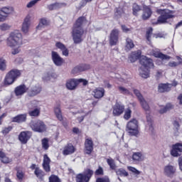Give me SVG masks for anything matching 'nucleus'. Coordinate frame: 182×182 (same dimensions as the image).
Returning a JSON list of instances; mask_svg holds the SVG:
<instances>
[{"label":"nucleus","instance_id":"48","mask_svg":"<svg viewBox=\"0 0 182 182\" xmlns=\"http://www.w3.org/2000/svg\"><path fill=\"white\" fill-rule=\"evenodd\" d=\"M107 163L109 165L110 168H112V170H115L116 164L114 163V160H113L112 159H108L107 160Z\"/></svg>","mask_w":182,"mask_h":182},{"label":"nucleus","instance_id":"64","mask_svg":"<svg viewBox=\"0 0 182 182\" xmlns=\"http://www.w3.org/2000/svg\"><path fill=\"white\" fill-rule=\"evenodd\" d=\"M17 177L19 178V180H22V178H23V172L18 171L17 172Z\"/></svg>","mask_w":182,"mask_h":182},{"label":"nucleus","instance_id":"17","mask_svg":"<svg viewBox=\"0 0 182 182\" xmlns=\"http://www.w3.org/2000/svg\"><path fill=\"white\" fill-rule=\"evenodd\" d=\"M117 41H119V30L114 29L110 33L109 43L112 46H114L117 43Z\"/></svg>","mask_w":182,"mask_h":182},{"label":"nucleus","instance_id":"62","mask_svg":"<svg viewBox=\"0 0 182 182\" xmlns=\"http://www.w3.org/2000/svg\"><path fill=\"white\" fill-rule=\"evenodd\" d=\"M77 81H78V85H79L80 83H82V85H83L84 86H86V85H87V80H86L80 78V79L77 80Z\"/></svg>","mask_w":182,"mask_h":182},{"label":"nucleus","instance_id":"34","mask_svg":"<svg viewBox=\"0 0 182 182\" xmlns=\"http://www.w3.org/2000/svg\"><path fill=\"white\" fill-rule=\"evenodd\" d=\"M146 128L149 132H153V122L151 121V117L150 115L146 116Z\"/></svg>","mask_w":182,"mask_h":182},{"label":"nucleus","instance_id":"56","mask_svg":"<svg viewBox=\"0 0 182 182\" xmlns=\"http://www.w3.org/2000/svg\"><path fill=\"white\" fill-rule=\"evenodd\" d=\"M95 173V176H103V168H102V166H99Z\"/></svg>","mask_w":182,"mask_h":182},{"label":"nucleus","instance_id":"19","mask_svg":"<svg viewBox=\"0 0 182 182\" xmlns=\"http://www.w3.org/2000/svg\"><path fill=\"white\" fill-rule=\"evenodd\" d=\"M132 159L135 163H139L140 161H144L146 160V155L142 152H134L132 154Z\"/></svg>","mask_w":182,"mask_h":182},{"label":"nucleus","instance_id":"29","mask_svg":"<svg viewBox=\"0 0 182 182\" xmlns=\"http://www.w3.org/2000/svg\"><path fill=\"white\" fill-rule=\"evenodd\" d=\"M0 9L1 10V12H3L6 18H8L9 15H12V14H14V7L11 6H4Z\"/></svg>","mask_w":182,"mask_h":182},{"label":"nucleus","instance_id":"27","mask_svg":"<svg viewBox=\"0 0 182 182\" xmlns=\"http://www.w3.org/2000/svg\"><path fill=\"white\" fill-rule=\"evenodd\" d=\"M172 109H174V105H171V103H168L166 105V106H161V108L159 112L161 114H164V113H167V112H170V110H172Z\"/></svg>","mask_w":182,"mask_h":182},{"label":"nucleus","instance_id":"1","mask_svg":"<svg viewBox=\"0 0 182 182\" xmlns=\"http://www.w3.org/2000/svg\"><path fill=\"white\" fill-rule=\"evenodd\" d=\"M8 48H11L12 55H18L21 53V48L23 45V37L22 33L18 30H14L9 34L6 39Z\"/></svg>","mask_w":182,"mask_h":182},{"label":"nucleus","instance_id":"57","mask_svg":"<svg viewBox=\"0 0 182 182\" xmlns=\"http://www.w3.org/2000/svg\"><path fill=\"white\" fill-rule=\"evenodd\" d=\"M6 19H8V18L5 16L4 14H3V12L0 9V22H5Z\"/></svg>","mask_w":182,"mask_h":182},{"label":"nucleus","instance_id":"20","mask_svg":"<svg viewBox=\"0 0 182 182\" xmlns=\"http://www.w3.org/2000/svg\"><path fill=\"white\" fill-rule=\"evenodd\" d=\"M85 151L86 154H91L93 151V141L87 139L85 142Z\"/></svg>","mask_w":182,"mask_h":182},{"label":"nucleus","instance_id":"46","mask_svg":"<svg viewBox=\"0 0 182 182\" xmlns=\"http://www.w3.org/2000/svg\"><path fill=\"white\" fill-rule=\"evenodd\" d=\"M130 117H132V109L127 108L124 112V119H125V120H129Z\"/></svg>","mask_w":182,"mask_h":182},{"label":"nucleus","instance_id":"3","mask_svg":"<svg viewBox=\"0 0 182 182\" xmlns=\"http://www.w3.org/2000/svg\"><path fill=\"white\" fill-rule=\"evenodd\" d=\"M84 22L85 17H80L73 26L72 35L74 43H80L83 41L82 36H83L85 31L82 28V25H83Z\"/></svg>","mask_w":182,"mask_h":182},{"label":"nucleus","instance_id":"38","mask_svg":"<svg viewBox=\"0 0 182 182\" xmlns=\"http://www.w3.org/2000/svg\"><path fill=\"white\" fill-rule=\"evenodd\" d=\"M66 4L65 3H55L48 6V9L50 11H53V9H58V8H62V6H65Z\"/></svg>","mask_w":182,"mask_h":182},{"label":"nucleus","instance_id":"28","mask_svg":"<svg viewBox=\"0 0 182 182\" xmlns=\"http://www.w3.org/2000/svg\"><path fill=\"white\" fill-rule=\"evenodd\" d=\"M151 14L153 13L151 12V9L149 6H144V13L142 14V19H144V21L149 19V18L151 16Z\"/></svg>","mask_w":182,"mask_h":182},{"label":"nucleus","instance_id":"37","mask_svg":"<svg viewBox=\"0 0 182 182\" xmlns=\"http://www.w3.org/2000/svg\"><path fill=\"white\" fill-rule=\"evenodd\" d=\"M134 48V43H133V40L131 38H127L126 40V46L125 50H130Z\"/></svg>","mask_w":182,"mask_h":182},{"label":"nucleus","instance_id":"49","mask_svg":"<svg viewBox=\"0 0 182 182\" xmlns=\"http://www.w3.org/2000/svg\"><path fill=\"white\" fill-rule=\"evenodd\" d=\"M28 107L31 108V107H34V109H36L38 107H39V102L38 101H36V100H33L30 102V105H28Z\"/></svg>","mask_w":182,"mask_h":182},{"label":"nucleus","instance_id":"31","mask_svg":"<svg viewBox=\"0 0 182 182\" xmlns=\"http://www.w3.org/2000/svg\"><path fill=\"white\" fill-rule=\"evenodd\" d=\"M0 160L1 163H4V164H8L9 163H12V159L6 156L5 153L0 151Z\"/></svg>","mask_w":182,"mask_h":182},{"label":"nucleus","instance_id":"55","mask_svg":"<svg viewBox=\"0 0 182 182\" xmlns=\"http://www.w3.org/2000/svg\"><path fill=\"white\" fill-rule=\"evenodd\" d=\"M119 90L120 92L123 93V95H129L130 93L129 90L124 88V87H119Z\"/></svg>","mask_w":182,"mask_h":182},{"label":"nucleus","instance_id":"33","mask_svg":"<svg viewBox=\"0 0 182 182\" xmlns=\"http://www.w3.org/2000/svg\"><path fill=\"white\" fill-rule=\"evenodd\" d=\"M141 55V51L140 50L132 52L131 53V55L129 56L130 62H132V63H134V61L136 59H139V58H140Z\"/></svg>","mask_w":182,"mask_h":182},{"label":"nucleus","instance_id":"9","mask_svg":"<svg viewBox=\"0 0 182 182\" xmlns=\"http://www.w3.org/2000/svg\"><path fill=\"white\" fill-rule=\"evenodd\" d=\"M134 95H136V97H138V100L140 102V105H141L142 109H144V110H145V112H149L150 106L147 103V101H146V100H144V97H143V95H141V94L140 93V91H139L138 90H134Z\"/></svg>","mask_w":182,"mask_h":182},{"label":"nucleus","instance_id":"42","mask_svg":"<svg viewBox=\"0 0 182 182\" xmlns=\"http://www.w3.org/2000/svg\"><path fill=\"white\" fill-rule=\"evenodd\" d=\"M34 174H36V177H38V178H43V177L45 176V172H43V171H42V169H41L39 168H36Z\"/></svg>","mask_w":182,"mask_h":182},{"label":"nucleus","instance_id":"50","mask_svg":"<svg viewBox=\"0 0 182 182\" xmlns=\"http://www.w3.org/2000/svg\"><path fill=\"white\" fill-rule=\"evenodd\" d=\"M49 182H60V179L57 176L51 175L49 177Z\"/></svg>","mask_w":182,"mask_h":182},{"label":"nucleus","instance_id":"11","mask_svg":"<svg viewBox=\"0 0 182 182\" xmlns=\"http://www.w3.org/2000/svg\"><path fill=\"white\" fill-rule=\"evenodd\" d=\"M170 153L172 157H180L182 153V144L177 143L172 145Z\"/></svg>","mask_w":182,"mask_h":182},{"label":"nucleus","instance_id":"59","mask_svg":"<svg viewBox=\"0 0 182 182\" xmlns=\"http://www.w3.org/2000/svg\"><path fill=\"white\" fill-rule=\"evenodd\" d=\"M96 182H110V181L109 180V178L105 177V178H98L96 180Z\"/></svg>","mask_w":182,"mask_h":182},{"label":"nucleus","instance_id":"32","mask_svg":"<svg viewBox=\"0 0 182 182\" xmlns=\"http://www.w3.org/2000/svg\"><path fill=\"white\" fill-rule=\"evenodd\" d=\"M49 25V21L48 19L43 18L40 20L38 25L36 27L38 31H41V29L45 28V26H48Z\"/></svg>","mask_w":182,"mask_h":182},{"label":"nucleus","instance_id":"21","mask_svg":"<svg viewBox=\"0 0 182 182\" xmlns=\"http://www.w3.org/2000/svg\"><path fill=\"white\" fill-rule=\"evenodd\" d=\"M123 112H124V106L119 103H116L113 107L112 114L114 116H120V114H122Z\"/></svg>","mask_w":182,"mask_h":182},{"label":"nucleus","instance_id":"18","mask_svg":"<svg viewBox=\"0 0 182 182\" xmlns=\"http://www.w3.org/2000/svg\"><path fill=\"white\" fill-rule=\"evenodd\" d=\"M151 55L154 56V58H159L162 60H169V59H171V57L161 53L159 49L152 50Z\"/></svg>","mask_w":182,"mask_h":182},{"label":"nucleus","instance_id":"5","mask_svg":"<svg viewBox=\"0 0 182 182\" xmlns=\"http://www.w3.org/2000/svg\"><path fill=\"white\" fill-rule=\"evenodd\" d=\"M21 76V71L13 70L9 72L5 76L4 83L5 86H11Z\"/></svg>","mask_w":182,"mask_h":182},{"label":"nucleus","instance_id":"12","mask_svg":"<svg viewBox=\"0 0 182 182\" xmlns=\"http://www.w3.org/2000/svg\"><path fill=\"white\" fill-rule=\"evenodd\" d=\"M178 85L177 82L174 81L172 84H159L158 90L160 93H164V92H170L173 86L176 87Z\"/></svg>","mask_w":182,"mask_h":182},{"label":"nucleus","instance_id":"24","mask_svg":"<svg viewBox=\"0 0 182 182\" xmlns=\"http://www.w3.org/2000/svg\"><path fill=\"white\" fill-rule=\"evenodd\" d=\"M75 150V146H73L72 144H68L64 146L63 149V156H69V154H73Z\"/></svg>","mask_w":182,"mask_h":182},{"label":"nucleus","instance_id":"44","mask_svg":"<svg viewBox=\"0 0 182 182\" xmlns=\"http://www.w3.org/2000/svg\"><path fill=\"white\" fill-rule=\"evenodd\" d=\"M42 147L44 150H48L49 149V140L46 138H44L41 141Z\"/></svg>","mask_w":182,"mask_h":182},{"label":"nucleus","instance_id":"13","mask_svg":"<svg viewBox=\"0 0 182 182\" xmlns=\"http://www.w3.org/2000/svg\"><path fill=\"white\" fill-rule=\"evenodd\" d=\"M32 16H31L30 14H28L26 18H24V21L22 24L21 31L23 33H28L29 32V29L31 28V18Z\"/></svg>","mask_w":182,"mask_h":182},{"label":"nucleus","instance_id":"8","mask_svg":"<svg viewBox=\"0 0 182 182\" xmlns=\"http://www.w3.org/2000/svg\"><path fill=\"white\" fill-rule=\"evenodd\" d=\"M93 176V171L90 169H86L83 173L77 174L76 176L77 182H89L90 178Z\"/></svg>","mask_w":182,"mask_h":182},{"label":"nucleus","instance_id":"45","mask_svg":"<svg viewBox=\"0 0 182 182\" xmlns=\"http://www.w3.org/2000/svg\"><path fill=\"white\" fill-rule=\"evenodd\" d=\"M127 169L129 170V171H131L132 173H133L136 176H139L141 173V171L137 170V168H136L133 166H127Z\"/></svg>","mask_w":182,"mask_h":182},{"label":"nucleus","instance_id":"22","mask_svg":"<svg viewBox=\"0 0 182 182\" xmlns=\"http://www.w3.org/2000/svg\"><path fill=\"white\" fill-rule=\"evenodd\" d=\"M77 85H79L77 79H70L67 81L66 87L68 90H75L77 87Z\"/></svg>","mask_w":182,"mask_h":182},{"label":"nucleus","instance_id":"2","mask_svg":"<svg viewBox=\"0 0 182 182\" xmlns=\"http://www.w3.org/2000/svg\"><path fill=\"white\" fill-rule=\"evenodd\" d=\"M140 64L141 66L139 68V75L141 77H144V79H147V77L150 76V70L149 69L154 68L153 60L142 55L140 57Z\"/></svg>","mask_w":182,"mask_h":182},{"label":"nucleus","instance_id":"52","mask_svg":"<svg viewBox=\"0 0 182 182\" xmlns=\"http://www.w3.org/2000/svg\"><path fill=\"white\" fill-rule=\"evenodd\" d=\"M180 122L181 121L178 119H176L173 122V127H175V129H176V130H178L180 129Z\"/></svg>","mask_w":182,"mask_h":182},{"label":"nucleus","instance_id":"39","mask_svg":"<svg viewBox=\"0 0 182 182\" xmlns=\"http://www.w3.org/2000/svg\"><path fill=\"white\" fill-rule=\"evenodd\" d=\"M176 59H178V62H176V61H171L168 63V66H169V68H176L177 66H178V65H181L182 63V60L181 58L177 56Z\"/></svg>","mask_w":182,"mask_h":182},{"label":"nucleus","instance_id":"26","mask_svg":"<svg viewBox=\"0 0 182 182\" xmlns=\"http://www.w3.org/2000/svg\"><path fill=\"white\" fill-rule=\"evenodd\" d=\"M92 93L95 99H102L105 96V89L102 87L96 88L93 90Z\"/></svg>","mask_w":182,"mask_h":182},{"label":"nucleus","instance_id":"36","mask_svg":"<svg viewBox=\"0 0 182 182\" xmlns=\"http://www.w3.org/2000/svg\"><path fill=\"white\" fill-rule=\"evenodd\" d=\"M141 11V7L139 6V4L134 3L132 5V14L134 15V16H137L139 15V12Z\"/></svg>","mask_w":182,"mask_h":182},{"label":"nucleus","instance_id":"35","mask_svg":"<svg viewBox=\"0 0 182 182\" xmlns=\"http://www.w3.org/2000/svg\"><path fill=\"white\" fill-rule=\"evenodd\" d=\"M29 116L31 117H38L41 114V107L34 108L28 112Z\"/></svg>","mask_w":182,"mask_h":182},{"label":"nucleus","instance_id":"40","mask_svg":"<svg viewBox=\"0 0 182 182\" xmlns=\"http://www.w3.org/2000/svg\"><path fill=\"white\" fill-rule=\"evenodd\" d=\"M54 112L57 119L60 120V122H62V120H63V117L62 116V111H60V108L59 107H55Z\"/></svg>","mask_w":182,"mask_h":182},{"label":"nucleus","instance_id":"61","mask_svg":"<svg viewBox=\"0 0 182 182\" xmlns=\"http://www.w3.org/2000/svg\"><path fill=\"white\" fill-rule=\"evenodd\" d=\"M77 67H78L80 72H85V70H86V69H87V67H86V65H77Z\"/></svg>","mask_w":182,"mask_h":182},{"label":"nucleus","instance_id":"14","mask_svg":"<svg viewBox=\"0 0 182 182\" xmlns=\"http://www.w3.org/2000/svg\"><path fill=\"white\" fill-rule=\"evenodd\" d=\"M28 90V89L26 85L22 84L15 87L14 93L17 97H21V96H23V95H25Z\"/></svg>","mask_w":182,"mask_h":182},{"label":"nucleus","instance_id":"6","mask_svg":"<svg viewBox=\"0 0 182 182\" xmlns=\"http://www.w3.org/2000/svg\"><path fill=\"white\" fill-rule=\"evenodd\" d=\"M127 133L129 136H137L139 134V122L137 119H133L127 124Z\"/></svg>","mask_w":182,"mask_h":182},{"label":"nucleus","instance_id":"16","mask_svg":"<svg viewBox=\"0 0 182 182\" xmlns=\"http://www.w3.org/2000/svg\"><path fill=\"white\" fill-rule=\"evenodd\" d=\"M31 132L24 131L21 132L18 136V139L23 144H26V143H28V140L31 139Z\"/></svg>","mask_w":182,"mask_h":182},{"label":"nucleus","instance_id":"47","mask_svg":"<svg viewBox=\"0 0 182 182\" xmlns=\"http://www.w3.org/2000/svg\"><path fill=\"white\" fill-rule=\"evenodd\" d=\"M6 69V60L0 58V70H5Z\"/></svg>","mask_w":182,"mask_h":182},{"label":"nucleus","instance_id":"51","mask_svg":"<svg viewBox=\"0 0 182 182\" xmlns=\"http://www.w3.org/2000/svg\"><path fill=\"white\" fill-rule=\"evenodd\" d=\"M41 0H31L30 2H28L26 5L27 8H32L33 6H35L38 2H39Z\"/></svg>","mask_w":182,"mask_h":182},{"label":"nucleus","instance_id":"60","mask_svg":"<svg viewBox=\"0 0 182 182\" xmlns=\"http://www.w3.org/2000/svg\"><path fill=\"white\" fill-rule=\"evenodd\" d=\"M12 130V127H8L6 128H4L2 130V133L3 134H8V133H9V132H11Z\"/></svg>","mask_w":182,"mask_h":182},{"label":"nucleus","instance_id":"53","mask_svg":"<svg viewBox=\"0 0 182 182\" xmlns=\"http://www.w3.org/2000/svg\"><path fill=\"white\" fill-rule=\"evenodd\" d=\"M55 47L57 48V49H60V50H63V49L66 48V46H65V44L62 43L61 42H56Z\"/></svg>","mask_w":182,"mask_h":182},{"label":"nucleus","instance_id":"7","mask_svg":"<svg viewBox=\"0 0 182 182\" xmlns=\"http://www.w3.org/2000/svg\"><path fill=\"white\" fill-rule=\"evenodd\" d=\"M31 129L37 133H45L48 129L45 122L41 120L31 122L30 124Z\"/></svg>","mask_w":182,"mask_h":182},{"label":"nucleus","instance_id":"58","mask_svg":"<svg viewBox=\"0 0 182 182\" xmlns=\"http://www.w3.org/2000/svg\"><path fill=\"white\" fill-rule=\"evenodd\" d=\"M61 52H62L63 56H65V57L69 56V50L68 49V48L65 47V48L61 50Z\"/></svg>","mask_w":182,"mask_h":182},{"label":"nucleus","instance_id":"30","mask_svg":"<svg viewBox=\"0 0 182 182\" xmlns=\"http://www.w3.org/2000/svg\"><path fill=\"white\" fill-rule=\"evenodd\" d=\"M12 122L15 123H23V122H26V114L17 115L12 119Z\"/></svg>","mask_w":182,"mask_h":182},{"label":"nucleus","instance_id":"41","mask_svg":"<svg viewBox=\"0 0 182 182\" xmlns=\"http://www.w3.org/2000/svg\"><path fill=\"white\" fill-rule=\"evenodd\" d=\"M117 176H120L121 177H127L129 173L126 171L124 168H119L116 171Z\"/></svg>","mask_w":182,"mask_h":182},{"label":"nucleus","instance_id":"10","mask_svg":"<svg viewBox=\"0 0 182 182\" xmlns=\"http://www.w3.org/2000/svg\"><path fill=\"white\" fill-rule=\"evenodd\" d=\"M176 170L177 169L176 168V166L171 165V164H168L164 167L163 174L166 177L171 178V177H173L174 175L176 174Z\"/></svg>","mask_w":182,"mask_h":182},{"label":"nucleus","instance_id":"54","mask_svg":"<svg viewBox=\"0 0 182 182\" xmlns=\"http://www.w3.org/2000/svg\"><path fill=\"white\" fill-rule=\"evenodd\" d=\"M153 33V28H149V30L146 31V39L150 42L151 38V34Z\"/></svg>","mask_w":182,"mask_h":182},{"label":"nucleus","instance_id":"15","mask_svg":"<svg viewBox=\"0 0 182 182\" xmlns=\"http://www.w3.org/2000/svg\"><path fill=\"white\" fill-rule=\"evenodd\" d=\"M51 56L53 63L56 66H62L63 64V58L59 55V53H58L56 51H52Z\"/></svg>","mask_w":182,"mask_h":182},{"label":"nucleus","instance_id":"4","mask_svg":"<svg viewBox=\"0 0 182 182\" xmlns=\"http://www.w3.org/2000/svg\"><path fill=\"white\" fill-rule=\"evenodd\" d=\"M156 13L159 14L161 16L158 18V20L155 23L156 25L166 23L167 22V19H171L173 17V11L168 9H157Z\"/></svg>","mask_w":182,"mask_h":182},{"label":"nucleus","instance_id":"23","mask_svg":"<svg viewBox=\"0 0 182 182\" xmlns=\"http://www.w3.org/2000/svg\"><path fill=\"white\" fill-rule=\"evenodd\" d=\"M42 92V88L39 85L33 86L31 89L28 92V96L33 97L36 95H39Z\"/></svg>","mask_w":182,"mask_h":182},{"label":"nucleus","instance_id":"25","mask_svg":"<svg viewBox=\"0 0 182 182\" xmlns=\"http://www.w3.org/2000/svg\"><path fill=\"white\" fill-rule=\"evenodd\" d=\"M50 159H49V156H48L47 154H45L43 156V167L47 173H49L50 171Z\"/></svg>","mask_w":182,"mask_h":182},{"label":"nucleus","instance_id":"63","mask_svg":"<svg viewBox=\"0 0 182 182\" xmlns=\"http://www.w3.org/2000/svg\"><path fill=\"white\" fill-rule=\"evenodd\" d=\"M73 75H76L77 73H80V70H79V67L76 66L72 70Z\"/></svg>","mask_w":182,"mask_h":182},{"label":"nucleus","instance_id":"43","mask_svg":"<svg viewBox=\"0 0 182 182\" xmlns=\"http://www.w3.org/2000/svg\"><path fill=\"white\" fill-rule=\"evenodd\" d=\"M11 29V26L6 23H3L0 24V31H2V32H5L6 31H9Z\"/></svg>","mask_w":182,"mask_h":182}]
</instances>
